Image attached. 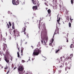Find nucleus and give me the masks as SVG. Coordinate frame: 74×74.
<instances>
[{"label":"nucleus","instance_id":"nucleus-1","mask_svg":"<svg viewBox=\"0 0 74 74\" xmlns=\"http://www.w3.org/2000/svg\"><path fill=\"white\" fill-rule=\"evenodd\" d=\"M41 48L40 47L39 49L37 48L34 50L32 54V56H38V55H39L40 53H41Z\"/></svg>","mask_w":74,"mask_h":74},{"label":"nucleus","instance_id":"nucleus-2","mask_svg":"<svg viewBox=\"0 0 74 74\" xmlns=\"http://www.w3.org/2000/svg\"><path fill=\"white\" fill-rule=\"evenodd\" d=\"M24 68L22 66H19L18 68V71L19 74H24Z\"/></svg>","mask_w":74,"mask_h":74},{"label":"nucleus","instance_id":"nucleus-3","mask_svg":"<svg viewBox=\"0 0 74 74\" xmlns=\"http://www.w3.org/2000/svg\"><path fill=\"white\" fill-rule=\"evenodd\" d=\"M48 41V36L46 35L45 37V38H43L41 40V42L42 44L44 45H46V42H47Z\"/></svg>","mask_w":74,"mask_h":74},{"label":"nucleus","instance_id":"nucleus-4","mask_svg":"<svg viewBox=\"0 0 74 74\" xmlns=\"http://www.w3.org/2000/svg\"><path fill=\"white\" fill-rule=\"evenodd\" d=\"M12 3L13 5H17L19 4V1L18 0H12Z\"/></svg>","mask_w":74,"mask_h":74},{"label":"nucleus","instance_id":"nucleus-5","mask_svg":"<svg viewBox=\"0 0 74 74\" xmlns=\"http://www.w3.org/2000/svg\"><path fill=\"white\" fill-rule=\"evenodd\" d=\"M59 28L58 27H57L56 28V31H55L54 33V34L53 36L55 35V34H59Z\"/></svg>","mask_w":74,"mask_h":74},{"label":"nucleus","instance_id":"nucleus-6","mask_svg":"<svg viewBox=\"0 0 74 74\" xmlns=\"http://www.w3.org/2000/svg\"><path fill=\"white\" fill-rule=\"evenodd\" d=\"M32 3L34 4H35V5H36L37 4H38V1L36 0H32Z\"/></svg>","mask_w":74,"mask_h":74},{"label":"nucleus","instance_id":"nucleus-7","mask_svg":"<svg viewBox=\"0 0 74 74\" xmlns=\"http://www.w3.org/2000/svg\"><path fill=\"white\" fill-rule=\"evenodd\" d=\"M25 26L23 28V32H25L26 31V27H27V26L26 25V23H24Z\"/></svg>","mask_w":74,"mask_h":74},{"label":"nucleus","instance_id":"nucleus-8","mask_svg":"<svg viewBox=\"0 0 74 74\" xmlns=\"http://www.w3.org/2000/svg\"><path fill=\"white\" fill-rule=\"evenodd\" d=\"M5 62L8 63V64H9L10 62V60H9V59L8 58H6V57H5Z\"/></svg>","mask_w":74,"mask_h":74},{"label":"nucleus","instance_id":"nucleus-9","mask_svg":"<svg viewBox=\"0 0 74 74\" xmlns=\"http://www.w3.org/2000/svg\"><path fill=\"white\" fill-rule=\"evenodd\" d=\"M32 8L34 11H36V10L37 9V6H33Z\"/></svg>","mask_w":74,"mask_h":74},{"label":"nucleus","instance_id":"nucleus-10","mask_svg":"<svg viewBox=\"0 0 74 74\" xmlns=\"http://www.w3.org/2000/svg\"><path fill=\"white\" fill-rule=\"evenodd\" d=\"M20 36L19 32H17L16 34L15 35V37H18V36Z\"/></svg>","mask_w":74,"mask_h":74},{"label":"nucleus","instance_id":"nucleus-11","mask_svg":"<svg viewBox=\"0 0 74 74\" xmlns=\"http://www.w3.org/2000/svg\"><path fill=\"white\" fill-rule=\"evenodd\" d=\"M47 12L48 14H49V15H51V9H49L48 10Z\"/></svg>","mask_w":74,"mask_h":74},{"label":"nucleus","instance_id":"nucleus-12","mask_svg":"<svg viewBox=\"0 0 74 74\" xmlns=\"http://www.w3.org/2000/svg\"><path fill=\"white\" fill-rule=\"evenodd\" d=\"M18 57L19 59H21V57L20 56V55H19V51H18L17 53Z\"/></svg>","mask_w":74,"mask_h":74},{"label":"nucleus","instance_id":"nucleus-13","mask_svg":"<svg viewBox=\"0 0 74 74\" xmlns=\"http://www.w3.org/2000/svg\"><path fill=\"white\" fill-rule=\"evenodd\" d=\"M13 32L14 33V34H15L16 33V32H17V29H14L13 31Z\"/></svg>","mask_w":74,"mask_h":74},{"label":"nucleus","instance_id":"nucleus-14","mask_svg":"<svg viewBox=\"0 0 74 74\" xmlns=\"http://www.w3.org/2000/svg\"><path fill=\"white\" fill-rule=\"evenodd\" d=\"M6 45V46H4L3 48V49L4 51H5V47H7V45Z\"/></svg>","mask_w":74,"mask_h":74},{"label":"nucleus","instance_id":"nucleus-15","mask_svg":"<svg viewBox=\"0 0 74 74\" xmlns=\"http://www.w3.org/2000/svg\"><path fill=\"white\" fill-rule=\"evenodd\" d=\"M57 8H58V7H57V6H54L53 7V8L54 10H55V9H57Z\"/></svg>","mask_w":74,"mask_h":74},{"label":"nucleus","instance_id":"nucleus-16","mask_svg":"<svg viewBox=\"0 0 74 74\" xmlns=\"http://www.w3.org/2000/svg\"><path fill=\"white\" fill-rule=\"evenodd\" d=\"M53 41H54L53 39H52L51 43L49 44L50 45H52V43H53Z\"/></svg>","mask_w":74,"mask_h":74},{"label":"nucleus","instance_id":"nucleus-17","mask_svg":"<svg viewBox=\"0 0 74 74\" xmlns=\"http://www.w3.org/2000/svg\"><path fill=\"white\" fill-rule=\"evenodd\" d=\"M60 17H59V19L57 21V22L58 23H59V21H60Z\"/></svg>","mask_w":74,"mask_h":74},{"label":"nucleus","instance_id":"nucleus-18","mask_svg":"<svg viewBox=\"0 0 74 74\" xmlns=\"http://www.w3.org/2000/svg\"><path fill=\"white\" fill-rule=\"evenodd\" d=\"M23 48L22 47L21 49V53H23Z\"/></svg>","mask_w":74,"mask_h":74},{"label":"nucleus","instance_id":"nucleus-19","mask_svg":"<svg viewBox=\"0 0 74 74\" xmlns=\"http://www.w3.org/2000/svg\"><path fill=\"white\" fill-rule=\"evenodd\" d=\"M73 47V44H71V45L70 46V48H72Z\"/></svg>","mask_w":74,"mask_h":74},{"label":"nucleus","instance_id":"nucleus-20","mask_svg":"<svg viewBox=\"0 0 74 74\" xmlns=\"http://www.w3.org/2000/svg\"><path fill=\"white\" fill-rule=\"evenodd\" d=\"M59 51H60V49H59L58 50H57L56 51V53H58Z\"/></svg>","mask_w":74,"mask_h":74},{"label":"nucleus","instance_id":"nucleus-21","mask_svg":"<svg viewBox=\"0 0 74 74\" xmlns=\"http://www.w3.org/2000/svg\"><path fill=\"white\" fill-rule=\"evenodd\" d=\"M69 27H71V23H69Z\"/></svg>","mask_w":74,"mask_h":74},{"label":"nucleus","instance_id":"nucleus-22","mask_svg":"<svg viewBox=\"0 0 74 74\" xmlns=\"http://www.w3.org/2000/svg\"><path fill=\"white\" fill-rule=\"evenodd\" d=\"M66 19L68 21H69V16H67L66 17Z\"/></svg>","mask_w":74,"mask_h":74},{"label":"nucleus","instance_id":"nucleus-23","mask_svg":"<svg viewBox=\"0 0 74 74\" xmlns=\"http://www.w3.org/2000/svg\"><path fill=\"white\" fill-rule=\"evenodd\" d=\"M74 0H71V4H73L74 3Z\"/></svg>","mask_w":74,"mask_h":74},{"label":"nucleus","instance_id":"nucleus-24","mask_svg":"<svg viewBox=\"0 0 74 74\" xmlns=\"http://www.w3.org/2000/svg\"><path fill=\"white\" fill-rule=\"evenodd\" d=\"M63 65V63H61V64L60 65V68H62V67H63V66H62Z\"/></svg>","mask_w":74,"mask_h":74},{"label":"nucleus","instance_id":"nucleus-25","mask_svg":"<svg viewBox=\"0 0 74 74\" xmlns=\"http://www.w3.org/2000/svg\"><path fill=\"white\" fill-rule=\"evenodd\" d=\"M66 42H69V38H66Z\"/></svg>","mask_w":74,"mask_h":74},{"label":"nucleus","instance_id":"nucleus-26","mask_svg":"<svg viewBox=\"0 0 74 74\" xmlns=\"http://www.w3.org/2000/svg\"><path fill=\"white\" fill-rule=\"evenodd\" d=\"M70 20L71 21V23H72L73 22V19H71V18L70 17Z\"/></svg>","mask_w":74,"mask_h":74},{"label":"nucleus","instance_id":"nucleus-27","mask_svg":"<svg viewBox=\"0 0 74 74\" xmlns=\"http://www.w3.org/2000/svg\"><path fill=\"white\" fill-rule=\"evenodd\" d=\"M37 47H40V43H39L37 45Z\"/></svg>","mask_w":74,"mask_h":74},{"label":"nucleus","instance_id":"nucleus-28","mask_svg":"<svg viewBox=\"0 0 74 74\" xmlns=\"http://www.w3.org/2000/svg\"><path fill=\"white\" fill-rule=\"evenodd\" d=\"M7 27H8V28L9 29L10 28V25L8 24H7Z\"/></svg>","mask_w":74,"mask_h":74},{"label":"nucleus","instance_id":"nucleus-29","mask_svg":"<svg viewBox=\"0 0 74 74\" xmlns=\"http://www.w3.org/2000/svg\"><path fill=\"white\" fill-rule=\"evenodd\" d=\"M25 1H24L23 2V1H22L21 2V3L22 4H25Z\"/></svg>","mask_w":74,"mask_h":74},{"label":"nucleus","instance_id":"nucleus-30","mask_svg":"<svg viewBox=\"0 0 74 74\" xmlns=\"http://www.w3.org/2000/svg\"><path fill=\"white\" fill-rule=\"evenodd\" d=\"M70 56H71L70 58H71L73 57V54H71L70 55Z\"/></svg>","mask_w":74,"mask_h":74},{"label":"nucleus","instance_id":"nucleus-31","mask_svg":"<svg viewBox=\"0 0 74 74\" xmlns=\"http://www.w3.org/2000/svg\"><path fill=\"white\" fill-rule=\"evenodd\" d=\"M0 55H1V56L3 55V53L1 51H0Z\"/></svg>","mask_w":74,"mask_h":74},{"label":"nucleus","instance_id":"nucleus-32","mask_svg":"<svg viewBox=\"0 0 74 74\" xmlns=\"http://www.w3.org/2000/svg\"><path fill=\"white\" fill-rule=\"evenodd\" d=\"M9 24L10 26H11L12 24L11 23V22H9Z\"/></svg>","mask_w":74,"mask_h":74},{"label":"nucleus","instance_id":"nucleus-33","mask_svg":"<svg viewBox=\"0 0 74 74\" xmlns=\"http://www.w3.org/2000/svg\"><path fill=\"white\" fill-rule=\"evenodd\" d=\"M12 29H15V25L12 26Z\"/></svg>","mask_w":74,"mask_h":74},{"label":"nucleus","instance_id":"nucleus-34","mask_svg":"<svg viewBox=\"0 0 74 74\" xmlns=\"http://www.w3.org/2000/svg\"><path fill=\"white\" fill-rule=\"evenodd\" d=\"M67 69H68V67L66 66L65 68V70H66V71H67Z\"/></svg>","mask_w":74,"mask_h":74},{"label":"nucleus","instance_id":"nucleus-35","mask_svg":"<svg viewBox=\"0 0 74 74\" xmlns=\"http://www.w3.org/2000/svg\"><path fill=\"white\" fill-rule=\"evenodd\" d=\"M25 60H22V63H25Z\"/></svg>","mask_w":74,"mask_h":74},{"label":"nucleus","instance_id":"nucleus-36","mask_svg":"<svg viewBox=\"0 0 74 74\" xmlns=\"http://www.w3.org/2000/svg\"><path fill=\"white\" fill-rule=\"evenodd\" d=\"M8 73H10V71L9 70H8V72L7 73H6V74H8Z\"/></svg>","mask_w":74,"mask_h":74},{"label":"nucleus","instance_id":"nucleus-37","mask_svg":"<svg viewBox=\"0 0 74 74\" xmlns=\"http://www.w3.org/2000/svg\"><path fill=\"white\" fill-rule=\"evenodd\" d=\"M43 60H45V57H43Z\"/></svg>","mask_w":74,"mask_h":74},{"label":"nucleus","instance_id":"nucleus-38","mask_svg":"<svg viewBox=\"0 0 74 74\" xmlns=\"http://www.w3.org/2000/svg\"><path fill=\"white\" fill-rule=\"evenodd\" d=\"M72 40H73V43H74V38H73L72 39Z\"/></svg>","mask_w":74,"mask_h":74},{"label":"nucleus","instance_id":"nucleus-39","mask_svg":"<svg viewBox=\"0 0 74 74\" xmlns=\"http://www.w3.org/2000/svg\"><path fill=\"white\" fill-rule=\"evenodd\" d=\"M8 69V67H7V66H6V67L5 68V69L6 70H7V69Z\"/></svg>","mask_w":74,"mask_h":74},{"label":"nucleus","instance_id":"nucleus-40","mask_svg":"<svg viewBox=\"0 0 74 74\" xmlns=\"http://www.w3.org/2000/svg\"><path fill=\"white\" fill-rule=\"evenodd\" d=\"M65 66H67V62H65Z\"/></svg>","mask_w":74,"mask_h":74},{"label":"nucleus","instance_id":"nucleus-41","mask_svg":"<svg viewBox=\"0 0 74 74\" xmlns=\"http://www.w3.org/2000/svg\"><path fill=\"white\" fill-rule=\"evenodd\" d=\"M12 26H15L14 24V22H12Z\"/></svg>","mask_w":74,"mask_h":74},{"label":"nucleus","instance_id":"nucleus-42","mask_svg":"<svg viewBox=\"0 0 74 74\" xmlns=\"http://www.w3.org/2000/svg\"><path fill=\"white\" fill-rule=\"evenodd\" d=\"M45 5H47V6H48V4H47V3H45Z\"/></svg>","mask_w":74,"mask_h":74},{"label":"nucleus","instance_id":"nucleus-43","mask_svg":"<svg viewBox=\"0 0 74 74\" xmlns=\"http://www.w3.org/2000/svg\"><path fill=\"white\" fill-rule=\"evenodd\" d=\"M49 6H52V4H49Z\"/></svg>","mask_w":74,"mask_h":74},{"label":"nucleus","instance_id":"nucleus-44","mask_svg":"<svg viewBox=\"0 0 74 74\" xmlns=\"http://www.w3.org/2000/svg\"><path fill=\"white\" fill-rule=\"evenodd\" d=\"M18 50L19 51V52L20 51V49L19 48V47H18Z\"/></svg>","mask_w":74,"mask_h":74},{"label":"nucleus","instance_id":"nucleus-45","mask_svg":"<svg viewBox=\"0 0 74 74\" xmlns=\"http://www.w3.org/2000/svg\"><path fill=\"white\" fill-rule=\"evenodd\" d=\"M16 68H17V67H14V70H15V69H16Z\"/></svg>","mask_w":74,"mask_h":74},{"label":"nucleus","instance_id":"nucleus-46","mask_svg":"<svg viewBox=\"0 0 74 74\" xmlns=\"http://www.w3.org/2000/svg\"><path fill=\"white\" fill-rule=\"evenodd\" d=\"M58 18H59V14H58L57 16V19H58Z\"/></svg>","mask_w":74,"mask_h":74},{"label":"nucleus","instance_id":"nucleus-47","mask_svg":"<svg viewBox=\"0 0 74 74\" xmlns=\"http://www.w3.org/2000/svg\"><path fill=\"white\" fill-rule=\"evenodd\" d=\"M59 73H61V71H59Z\"/></svg>","mask_w":74,"mask_h":74},{"label":"nucleus","instance_id":"nucleus-48","mask_svg":"<svg viewBox=\"0 0 74 74\" xmlns=\"http://www.w3.org/2000/svg\"><path fill=\"white\" fill-rule=\"evenodd\" d=\"M8 14H10V12L8 11Z\"/></svg>","mask_w":74,"mask_h":74},{"label":"nucleus","instance_id":"nucleus-49","mask_svg":"<svg viewBox=\"0 0 74 74\" xmlns=\"http://www.w3.org/2000/svg\"><path fill=\"white\" fill-rule=\"evenodd\" d=\"M62 58H63V57H61L60 58V59H62Z\"/></svg>","mask_w":74,"mask_h":74},{"label":"nucleus","instance_id":"nucleus-50","mask_svg":"<svg viewBox=\"0 0 74 74\" xmlns=\"http://www.w3.org/2000/svg\"><path fill=\"white\" fill-rule=\"evenodd\" d=\"M59 23V25H60V23L59 22V23Z\"/></svg>","mask_w":74,"mask_h":74},{"label":"nucleus","instance_id":"nucleus-51","mask_svg":"<svg viewBox=\"0 0 74 74\" xmlns=\"http://www.w3.org/2000/svg\"><path fill=\"white\" fill-rule=\"evenodd\" d=\"M24 34H26V32H24Z\"/></svg>","mask_w":74,"mask_h":74},{"label":"nucleus","instance_id":"nucleus-52","mask_svg":"<svg viewBox=\"0 0 74 74\" xmlns=\"http://www.w3.org/2000/svg\"><path fill=\"white\" fill-rule=\"evenodd\" d=\"M31 47L32 48V49H33V46H31Z\"/></svg>","mask_w":74,"mask_h":74},{"label":"nucleus","instance_id":"nucleus-53","mask_svg":"<svg viewBox=\"0 0 74 74\" xmlns=\"http://www.w3.org/2000/svg\"><path fill=\"white\" fill-rule=\"evenodd\" d=\"M21 53V55H23V53Z\"/></svg>","mask_w":74,"mask_h":74},{"label":"nucleus","instance_id":"nucleus-54","mask_svg":"<svg viewBox=\"0 0 74 74\" xmlns=\"http://www.w3.org/2000/svg\"><path fill=\"white\" fill-rule=\"evenodd\" d=\"M46 10H48V8H46Z\"/></svg>","mask_w":74,"mask_h":74},{"label":"nucleus","instance_id":"nucleus-55","mask_svg":"<svg viewBox=\"0 0 74 74\" xmlns=\"http://www.w3.org/2000/svg\"><path fill=\"white\" fill-rule=\"evenodd\" d=\"M63 58H65V57H64V56H63Z\"/></svg>","mask_w":74,"mask_h":74},{"label":"nucleus","instance_id":"nucleus-56","mask_svg":"<svg viewBox=\"0 0 74 74\" xmlns=\"http://www.w3.org/2000/svg\"><path fill=\"white\" fill-rule=\"evenodd\" d=\"M60 49H62V47L60 48Z\"/></svg>","mask_w":74,"mask_h":74},{"label":"nucleus","instance_id":"nucleus-57","mask_svg":"<svg viewBox=\"0 0 74 74\" xmlns=\"http://www.w3.org/2000/svg\"><path fill=\"white\" fill-rule=\"evenodd\" d=\"M0 61H1V58H0Z\"/></svg>","mask_w":74,"mask_h":74},{"label":"nucleus","instance_id":"nucleus-58","mask_svg":"<svg viewBox=\"0 0 74 74\" xmlns=\"http://www.w3.org/2000/svg\"><path fill=\"white\" fill-rule=\"evenodd\" d=\"M2 66L0 64V66Z\"/></svg>","mask_w":74,"mask_h":74},{"label":"nucleus","instance_id":"nucleus-59","mask_svg":"<svg viewBox=\"0 0 74 74\" xmlns=\"http://www.w3.org/2000/svg\"><path fill=\"white\" fill-rule=\"evenodd\" d=\"M1 68H3V66H1Z\"/></svg>","mask_w":74,"mask_h":74},{"label":"nucleus","instance_id":"nucleus-60","mask_svg":"<svg viewBox=\"0 0 74 74\" xmlns=\"http://www.w3.org/2000/svg\"><path fill=\"white\" fill-rule=\"evenodd\" d=\"M28 60H30V58Z\"/></svg>","mask_w":74,"mask_h":74},{"label":"nucleus","instance_id":"nucleus-61","mask_svg":"<svg viewBox=\"0 0 74 74\" xmlns=\"http://www.w3.org/2000/svg\"><path fill=\"white\" fill-rule=\"evenodd\" d=\"M55 73V72L53 71V74Z\"/></svg>","mask_w":74,"mask_h":74},{"label":"nucleus","instance_id":"nucleus-62","mask_svg":"<svg viewBox=\"0 0 74 74\" xmlns=\"http://www.w3.org/2000/svg\"><path fill=\"white\" fill-rule=\"evenodd\" d=\"M47 16H48V15H47L46 16V17H47Z\"/></svg>","mask_w":74,"mask_h":74},{"label":"nucleus","instance_id":"nucleus-63","mask_svg":"<svg viewBox=\"0 0 74 74\" xmlns=\"http://www.w3.org/2000/svg\"><path fill=\"white\" fill-rule=\"evenodd\" d=\"M17 47H18V44H17Z\"/></svg>","mask_w":74,"mask_h":74},{"label":"nucleus","instance_id":"nucleus-64","mask_svg":"<svg viewBox=\"0 0 74 74\" xmlns=\"http://www.w3.org/2000/svg\"><path fill=\"white\" fill-rule=\"evenodd\" d=\"M26 74H28V73H26Z\"/></svg>","mask_w":74,"mask_h":74}]
</instances>
